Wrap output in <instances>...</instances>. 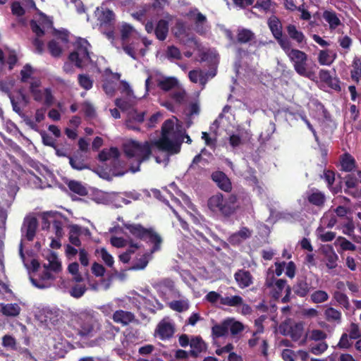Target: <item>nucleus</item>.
<instances>
[{"label":"nucleus","mask_w":361,"mask_h":361,"mask_svg":"<svg viewBox=\"0 0 361 361\" xmlns=\"http://www.w3.org/2000/svg\"><path fill=\"white\" fill-rule=\"evenodd\" d=\"M178 85V80L173 77L166 78L159 80L157 86L163 91L168 92Z\"/></svg>","instance_id":"ea45409f"},{"label":"nucleus","mask_w":361,"mask_h":361,"mask_svg":"<svg viewBox=\"0 0 361 361\" xmlns=\"http://www.w3.org/2000/svg\"><path fill=\"white\" fill-rule=\"evenodd\" d=\"M90 46V44L87 39L80 37L78 38L75 43V50L69 54V60L71 62H74L77 67L81 68L83 61L90 60L88 49Z\"/></svg>","instance_id":"0eeeda50"},{"label":"nucleus","mask_w":361,"mask_h":361,"mask_svg":"<svg viewBox=\"0 0 361 361\" xmlns=\"http://www.w3.org/2000/svg\"><path fill=\"white\" fill-rule=\"evenodd\" d=\"M190 345L192 349L189 351V353L192 357H197L205 348V343L200 336L193 337L190 340Z\"/></svg>","instance_id":"393cba45"},{"label":"nucleus","mask_w":361,"mask_h":361,"mask_svg":"<svg viewBox=\"0 0 361 361\" xmlns=\"http://www.w3.org/2000/svg\"><path fill=\"white\" fill-rule=\"evenodd\" d=\"M78 80L80 86L85 90H90L93 86V80L86 74H79Z\"/></svg>","instance_id":"5fc2aeb1"},{"label":"nucleus","mask_w":361,"mask_h":361,"mask_svg":"<svg viewBox=\"0 0 361 361\" xmlns=\"http://www.w3.org/2000/svg\"><path fill=\"white\" fill-rule=\"evenodd\" d=\"M304 325L302 322L295 323L289 327L288 333H284L285 335H288L294 341H298L300 339L303 334Z\"/></svg>","instance_id":"c756f323"},{"label":"nucleus","mask_w":361,"mask_h":361,"mask_svg":"<svg viewBox=\"0 0 361 361\" xmlns=\"http://www.w3.org/2000/svg\"><path fill=\"white\" fill-rule=\"evenodd\" d=\"M154 34L157 38L161 41H164L169 32V24H156Z\"/></svg>","instance_id":"603ef678"},{"label":"nucleus","mask_w":361,"mask_h":361,"mask_svg":"<svg viewBox=\"0 0 361 361\" xmlns=\"http://www.w3.org/2000/svg\"><path fill=\"white\" fill-rule=\"evenodd\" d=\"M71 325L80 337H92L101 330V324L90 311H82L73 315Z\"/></svg>","instance_id":"f257e3e1"},{"label":"nucleus","mask_w":361,"mask_h":361,"mask_svg":"<svg viewBox=\"0 0 361 361\" xmlns=\"http://www.w3.org/2000/svg\"><path fill=\"white\" fill-rule=\"evenodd\" d=\"M255 39V34L248 29L241 28L238 30L237 41L240 44L250 42Z\"/></svg>","instance_id":"e433bc0d"},{"label":"nucleus","mask_w":361,"mask_h":361,"mask_svg":"<svg viewBox=\"0 0 361 361\" xmlns=\"http://www.w3.org/2000/svg\"><path fill=\"white\" fill-rule=\"evenodd\" d=\"M141 42V36L138 34L133 38L130 39V42H125L122 43V48L126 54L133 59H136V50L138 49Z\"/></svg>","instance_id":"6ab92c4d"},{"label":"nucleus","mask_w":361,"mask_h":361,"mask_svg":"<svg viewBox=\"0 0 361 361\" xmlns=\"http://www.w3.org/2000/svg\"><path fill=\"white\" fill-rule=\"evenodd\" d=\"M336 54L329 49L321 50L318 54V62L322 66H330L335 60Z\"/></svg>","instance_id":"cd10ccee"},{"label":"nucleus","mask_w":361,"mask_h":361,"mask_svg":"<svg viewBox=\"0 0 361 361\" xmlns=\"http://www.w3.org/2000/svg\"><path fill=\"white\" fill-rule=\"evenodd\" d=\"M200 163H202L203 166H205L207 161L202 158L200 154H198L193 158L192 163L188 168V171L199 172L200 171V167L198 165Z\"/></svg>","instance_id":"bf43d9fd"},{"label":"nucleus","mask_w":361,"mask_h":361,"mask_svg":"<svg viewBox=\"0 0 361 361\" xmlns=\"http://www.w3.org/2000/svg\"><path fill=\"white\" fill-rule=\"evenodd\" d=\"M99 30L111 42L115 39L114 24H99Z\"/></svg>","instance_id":"de8ad7c7"},{"label":"nucleus","mask_w":361,"mask_h":361,"mask_svg":"<svg viewBox=\"0 0 361 361\" xmlns=\"http://www.w3.org/2000/svg\"><path fill=\"white\" fill-rule=\"evenodd\" d=\"M3 314L8 317H16L20 314V307L16 303L6 304L1 307Z\"/></svg>","instance_id":"49530a36"},{"label":"nucleus","mask_w":361,"mask_h":361,"mask_svg":"<svg viewBox=\"0 0 361 361\" xmlns=\"http://www.w3.org/2000/svg\"><path fill=\"white\" fill-rule=\"evenodd\" d=\"M121 39L122 43L125 42H130L131 38L135 37L140 34L133 26L130 24H123L121 27Z\"/></svg>","instance_id":"bb28decb"},{"label":"nucleus","mask_w":361,"mask_h":361,"mask_svg":"<svg viewBox=\"0 0 361 361\" xmlns=\"http://www.w3.org/2000/svg\"><path fill=\"white\" fill-rule=\"evenodd\" d=\"M287 32L289 37L293 40L297 42L298 44H300L304 42L305 35L302 32L298 30L293 24L288 25V26L287 27Z\"/></svg>","instance_id":"c03bdc74"},{"label":"nucleus","mask_w":361,"mask_h":361,"mask_svg":"<svg viewBox=\"0 0 361 361\" xmlns=\"http://www.w3.org/2000/svg\"><path fill=\"white\" fill-rule=\"evenodd\" d=\"M112 319L116 324L127 326L135 320V316L131 312L118 310L114 312Z\"/></svg>","instance_id":"f3484780"},{"label":"nucleus","mask_w":361,"mask_h":361,"mask_svg":"<svg viewBox=\"0 0 361 361\" xmlns=\"http://www.w3.org/2000/svg\"><path fill=\"white\" fill-rule=\"evenodd\" d=\"M275 7V3L272 0H256L253 8L257 9L265 13H272Z\"/></svg>","instance_id":"473e14b6"},{"label":"nucleus","mask_w":361,"mask_h":361,"mask_svg":"<svg viewBox=\"0 0 361 361\" xmlns=\"http://www.w3.org/2000/svg\"><path fill=\"white\" fill-rule=\"evenodd\" d=\"M293 291L295 295L300 298L306 297L312 289L310 283L307 282L306 277H299L293 286Z\"/></svg>","instance_id":"2eb2a0df"},{"label":"nucleus","mask_w":361,"mask_h":361,"mask_svg":"<svg viewBox=\"0 0 361 361\" xmlns=\"http://www.w3.org/2000/svg\"><path fill=\"white\" fill-rule=\"evenodd\" d=\"M243 299L240 295H233L231 297H222L220 298V304L229 307H238L243 304Z\"/></svg>","instance_id":"a19ab883"},{"label":"nucleus","mask_w":361,"mask_h":361,"mask_svg":"<svg viewBox=\"0 0 361 361\" xmlns=\"http://www.w3.org/2000/svg\"><path fill=\"white\" fill-rule=\"evenodd\" d=\"M11 103L12 104L13 110L18 114L20 118H23L25 123L29 126L32 130L35 131L38 130V126L33 121L30 117L23 113L20 104L17 101L14 96L9 95Z\"/></svg>","instance_id":"4468645a"},{"label":"nucleus","mask_w":361,"mask_h":361,"mask_svg":"<svg viewBox=\"0 0 361 361\" xmlns=\"http://www.w3.org/2000/svg\"><path fill=\"white\" fill-rule=\"evenodd\" d=\"M123 226L135 238L147 240L148 243L152 244V252H156L161 250L162 238L153 228H145L140 224L126 222L123 223Z\"/></svg>","instance_id":"7ed1b4c3"},{"label":"nucleus","mask_w":361,"mask_h":361,"mask_svg":"<svg viewBox=\"0 0 361 361\" xmlns=\"http://www.w3.org/2000/svg\"><path fill=\"white\" fill-rule=\"evenodd\" d=\"M86 290L87 288L85 284H75L70 290V294L75 298H80L85 294Z\"/></svg>","instance_id":"13d9d810"},{"label":"nucleus","mask_w":361,"mask_h":361,"mask_svg":"<svg viewBox=\"0 0 361 361\" xmlns=\"http://www.w3.org/2000/svg\"><path fill=\"white\" fill-rule=\"evenodd\" d=\"M188 20L193 23H204L206 16L199 11L196 8L190 9L186 14Z\"/></svg>","instance_id":"a18cd8bd"},{"label":"nucleus","mask_w":361,"mask_h":361,"mask_svg":"<svg viewBox=\"0 0 361 361\" xmlns=\"http://www.w3.org/2000/svg\"><path fill=\"white\" fill-rule=\"evenodd\" d=\"M170 0H154L152 4H145V8L150 11L152 9L156 11L157 14L163 11L166 6L169 5Z\"/></svg>","instance_id":"09e8293b"},{"label":"nucleus","mask_w":361,"mask_h":361,"mask_svg":"<svg viewBox=\"0 0 361 361\" xmlns=\"http://www.w3.org/2000/svg\"><path fill=\"white\" fill-rule=\"evenodd\" d=\"M191 82L194 83L200 82L204 84L206 82L205 75L202 71L192 70L188 73Z\"/></svg>","instance_id":"864d4df0"},{"label":"nucleus","mask_w":361,"mask_h":361,"mask_svg":"<svg viewBox=\"0 0 361 361\" xmlns=\"http://www.w3.org/2000/svg\"><path fill=\"white\" fill-rule=\"evenodd\" d=\"M343 192L354 198L361 197V188L354 173L346 175L343 178Z\"/></svg>","instance_id":"6e6552de"},{"label":"nucleus","mask_w":361,"mask_h":361,"mask_svg":"<svg viewBox=\"0 0 361 361\" xmlns=\"http://www.w3.org/2000/svg\"><path fill=\"white\" fill-rule=\"evenodd\" d=\"M175 332L174 326L169 322L162 319L159 322L155 329V335L164 341L173 337Z\"/></svg>","instance_id":"f8f14e48"},{"label":"nucleus","mask_w":361,"mask_h":361,"mask_svg":"<svg viewBox=\"0 0 361 361\" xmlns=\"http://www.w3.org/2000/svg\"><path fill=\"white\" fill-rule=\"evenodd\" d=\"M351 79L358 84L361 79V60L355 57L352 62V69L350 70Z\"/></svg>","instance_id":"c9c22d12"},{"label":"nucleus","mask_w":361,"mask_h":361,"mask_svg":"<svg viewBox=\"0 0 361 361\" xmlns=\"http://www.w3.org/2000/svg\"><path fill=\"white\" fill-rule=\"evenodd\" d=\"M69 164L71 166L78 171L89 169L88 165L85 163V159L84 155L80 152H76L73 156H68Z\"/></svg>","instance_id":"412c9836"},{"label":"nucleus","mask_w":361,"mask_h":361,"mask_svg":"<svg viewBox=\"0 0 361 361\" xmlns=\"http://www.w3.org/2000/svg\"><path fill=\"white\" fill-rule=\"evenodd\" d=\"M324 317L325 319L329 322H336L338 324L341 322V312L334 307H327L324 310Z\"/></svg>","instance_id":"f704fd0d"},{"label":"nucleus","mask_w":361,"mask_h":361,"mask_svg":"<svg viewBox=\"0 0 361 361\" xmlns=\"http://www.w3.org/2000/svg\"><path fill=\"white\" fill-rule=\"evenodd\" d=\"M145 111L139 112L137 109H133L132 111L129 113L128 119H131L132 121L137 123H142L145 121Z\"/></svg>","instance_id":"0e129e2a"},{"label":"nucleus","mask_w":361,"mask_h":361,"mask_svg":"<svg viewBox=\"0 0 361 361\" xmlns=\"http://www.w3.org/2000/svg\"><path fill=\"white\" fill-rule=\"evenodd\" d=\"M172 32L175 37L184 44L195 41V35L190 24H176L172 27Z\"/></svg>","instance_id":"1a4fd4ad"},{"label":"nucleus","mask_w":361,"mask_h":361,"mask_svg":"<svg viewBox=\"0 0 361 361\" xmlns=\"http://www.w3.org/2000/svg\"><path fill=\"white\" fill-rule=\"evenodd\" d=\"M154 252H152V248L149 252L145 253L140 258H137L136 261L133 264L131 269L133 270H142L144 269L148 264L149 261L152 259V255Z\"/></svg>","instance_id":"7c9ffc66"},{"label":"nucleus","mask_w":361,"mask_h":361,"mask_svg":"<svg viewBox=\"0 0 361 361\" xmlns=\"http://www.w3.org/2000/svg\"><path fill=\"white\" fill-rule=\"evenodd\" d=\"M80 233V227L78 225H72L70 226L69 241L71 244L76 247L81 245L79 235Z\"/></svg>","instance_id":"37998d69"},{"label":"nucleus","mask_w":361,"mask_h":361,"mask_svg":"<svg viewBox=\"0 0 361 361\" xmlns=\"http://www.w3.org/2000/svg\"><path fill=\"white\" fill-rule=\"evenodd\" d=\"M67 185L71 191L80 196H85L87 194L86 188L79 181L74 180H70L67 183Z\"/></svg>","instance_id":"79ce46f5"},{"label":"nucleus","mask_w":361,"mask_h":361,"mask_svg":"<svg viewBox=\"0 0 361 361\" xmlns=\"http://www.w3.org/2000/svg\"><path fill=\"white\" fill-rule=\"evenodd\" d=\"M231 324L229 320H224L219 324H215L212 328V335L214 338H220L226 336L228 331V327Z\"/></svg>","instance_id":"c85d7f7f"},{"label":"nucleus","mask_w":361,"mask_h":361,"mask_svg":"<svg viewBox=\"0 0 361 361\" xmlns=\"http://www.w3.org/2000/svg\"><path fill=\"white\" fill-rule=\"evenodd\" d=\"M329 296L328 293L322 290L314 291L311 295V300L314 303H322L328 300Z\"/></svg>","instance_id":"6e6d98bb"},{"label":"nucleus","mask_w":361,"mask_h":361,"mask_svg":"<svg viewBox=\"0 0 361 361\" xmlns=\"http://www.w3.org/2000/svg\"><path fill=\"white\" fill-rule=\"evenodd\" d=\"M313 18L314 20L322 21L324 20L327 23H341L336 13L331 11H324L322 13L317 11L314 13Z\"/></svg>","instance_id":"a878e982"},{"label":"nucleus","mask_w":361,"mask_h":361,"mask_svg":"<svg viewBox=\"0 0 361 361\" xmlns=\"http://www.w3.org/2000/svg\"><path fill=\"white\" fill-rule=\"evenodd\" d=\"M252 231L247 227H242L238 231L231 234L228 240L232 245H238L252 236Z\"/></svg>","instance_id":"a211bd4d"},{"label":"nucleus","mask_w":361,"mask_h":361,"mask_svg":"<svg viewBox=\"0 0 361 361\" xmlns=\"http://www.w3.org/2000/svg\"><path fill=\"white\" fill-rule=\"evenodd\" d=\"M341 169L345 172H352L356 168L355 158L349 153H344L340 157Z\"/></svg>","instance_id":"b1692460"},{"label":"nucleus","mask_w":361,"mask_h":361,"mask_svg":"<svg viewBox=\"0 0 361 361\" xmlns=\"http://www.w3.org/2000/svg\"><path fill=\"white\" fill-rule=\"evenodd\" d=\"M211 178L221 190L226 192H230L232 190L231 181L224 172L214 171L211 175Z\"/></svg>","instance_id":"9b49d317"},{"label":"nucleus","mask_w":361,"mask_h":361,"mask_svg":"<svg viewBox=\"0 0 361 361\" xmlns=\"http://www.w3.org/2000/svg\"><path fill=\"white\" fill-rule=\"evenodd\" d=\"M174 129V122L171 119L166 120L161 126V137L154 141L153 145L159 150L166 152L171 154H177L180 150L183 139L171 140L169 138L171 133Z\"/></svg>","instance_id":"20e7f679"},{"label":"nucleus","mask_w":361,"mask_h":361,"mask_svg":"<svg viewBox=\"0 0 361 361\" xmlns=\"http://www.w3.org/2000/svg\"><path fill=\"white\" fill-rule=\"evenodd\" d=\"M43 314L45 322L50 323L54 325L58 323L60 317L59 310L44 308L43 309Z\"/></svg>","instance_id":"2f4dec72"},{"label":"nucleus","mask_w":361,"mask_h":361,"mask_svg":"<svg viewBox=\"0 0 361 361\" xmlns=\"http://www.w3.org/2000/svg\"><path fill=\"white\" fill-rule=\"evenodd\" d=\"M123 152L128 158H136L137 161V166L131 167V171L135 173L140 171V164L148 159L152 154V145L146 141L144 143L135 140H130L123 145Z\"/></svg>","instance_id":"39448f33"},{"label":"nucleus","mask_w":361,"mask_h":361,"mask_svg":"<svg viewBox=\"0 0 361 361\" xmlns=\"http://www.w3.org/2000/svg\"><path fill=\"white\" fill-rule=\"evenodd\" d=\"M169 307L178 312H183L188 310L189 305L184 300H173L169 303Z\"/></svg>","instance_id":"3c124183"},{"label":"nucleus","mask_w":361,"mask_h":361,"mask_svg":"<svg viewBox=\"0 0 361 361\" xmlns=\"http://www.w3.org/2000/svg\"><path fill=\"white\" fill-rule=\"evenodd\" d=\"M269 26V28L275 37V39L277 40L278 43L281 46L282 49L285 47L286 45L283 43H287V44H290V42L288 39V38L286 36H283V27L282 24H268Z\"/></svg>","instance_id":"aec40b11"},{"label":"nucleus","mask_w":361,"mask_h":361,"mask_svg":"<svg viewBox=\"0 0 361 361\" xmlns=\"http://www.w3.org/2000/svg\"><path fill=\"white\" fill-rule=\"evenodd\" d=\"M52 34L54 36L61 39L62 42L66 44L69 42V32L66 29L57 30L53 29Z\"/></svg>","instance_id":"680f3d73"},{"label":"nucleus","mask_w":361,"mask_h":361,"mask_svg":"<svg viewBox=\"0 0 361 361\" xmlns=\"http://www.w3.org/2000/svg\"><path fill=\"white\" fill-rule=\"evenodd\" d=\"M32 25V30L35 33L37 37L33 40L32 44L35 47L36 51L42 54L44 52V44L43 41L39 39L44 35V32L40 27L39 24H30Z\"/></svg>","instance_id":"5701e85b"},{"label":"nucleus","mask_w":361,"mask_h":361,"mask_svg":"<svg viewBox=\"0 0 361 361\" xmlns=\"http://www.w3.org/2000/svg\"><path fill=\"white\" fill-rule=\"evenodd\" d=\"M44 268L47 269H50L56 273L59 272L61 270V264L57 259V257L54 255L51 260H49L48 264H44Z\"/></svg>","instance_id":"69168bd1"},{"label":"nucleus","mask_w":361,"mask_h":361,"mask_svg":"<svg viewBox=\"0 0 361 361\" xmlns=\"http://www.w3.org/2000/svg\"><path fill=\"white\" fill-rule=\"evenodd\" d=\"M94 16L99 23H112L116 18L114 12L104 4L96 8Z\"/></svg>","instance_id":"dca6fc26"},{"label":"nucleus","mask_w":361,"mask_h":361,"mask_svg":"<svg viewBox=\"0 0 361 361\" xmlns=\"http://www.w3.org/2000/svg\"><path fill=\"white\" fill-rule=\"evenodd\" d=\"M96 252L100 255L104 262L106 266L111 267L114 263V260L111 255H110L106 248L102 247L100 250H97Z\"/></svg>","instance_id":"052dcab7"},{"label":"nucleus","mask_w":361,"mask_h":361,"mask_svg":"<svg viewBox=\"0 0 361 361\" xmlns=\"http://www.w3.org/2000/svg\"><path fill=\"white\" fill-rule=\"evenodd\" d=\"M38 221L36 217H26L21 228L28 241H32L35 237Z\"/></svg>","instance_id":"ddd939ff"},{"label":"nucleus","mask_w":361,"mask_h":361,"mask_svg":"<svg viewBox=\"0 0 361 361\" xmlns=\"http://www.w3.org/2000/svg\"><path fill=\"white\" fill-rule=\"evenodd\" d=\"M207 206L212 212L219 213L225 217H230L240 207L236 195L224 196L221 192L211 196L207 200Z\"/></svg>","instance_id":"f03ea898"},{"label":"nucleus","mask_w":361,"mask_h":361,"mask_svg":"<svg viewBox=\"0 0 361 361\" xmlns=\"http://www.w3.org/2000/svg\"><path fill=\"white\" fill-rule=\"evenodd\" d=\"M234 279L238 286L244 289L250 287L254 283V277L249 270L245 269H238L234 274Z\"/></svg>","instance_id":"9d476101"},{"label":"nucleus","mask_w":361,"mask_h":361,"mask_svg":"<svg viewBox=\"0 0 361 361\" xmlns=\"http://www.w3.org/2000/svg\"><path fill=\"white\" fill-rule=\"evenodd\" d=\"M324 255L326 257V266L329 269H335L337 267V261L338 259V256L331 247L328 250L324 252Z\"/></svg>","instance_id":"4c0bfd02"},{"label":"nucleus","mask_w":361,"mask_h":361,"mask_svg":"<svg viewBox=\"0 0 361 361\" xmlns=\"http://www.w3.org/2000/svg\"><path fill=\"white\" fill-rule=\"evenodd\" d=\"M307 200L310 204L321 208L326 202V196L324 192L315 189L307 195Z\"/></svg>","instance_id":"4be33fe9"},{"label":"nucleus","mask_w":361,"mask_h":361,"mask_svg":"<svg viewBox=\"0 0 361 361\" xmlns=\"http://www.w3.org/2000/svg\"><path fill=\"white\" fill-rule=\"evenodd\" d=\"M284 45L286 46L282 49L293 63L295 72L300 76L310 79L312 78L314 75V72L307 70L306 67L308 59L307 54L299 49L291 48V43L288 44H285Z\"/></svg>","instance_id":"423d86ee"},{"label":"nucleus","mask_w":361,"mask_h":361,"mask_svg":"<svg viewBox=\"0 0 361 361\" xmlns=\"http://www.w3.org/2000/svg\"><path fill=\"white\" fill-rule=\"evenodd\" d=\"M2 345L5 348H10L12 350H16V340L11 335H5L2 338Z\"/></svg>","instance_id":"774afa93"},{"label":"nucleus","mask_w":361,"mask_h":361,"mask_svg":"<svg viewBox=\"0 0 361 361\" xmlns=\"http://www.w3.org/2000/svg\"><path fill=\"white\" fill-rule=\"evenodd\" d=\"M33 68L32 66L27 63L23 66V68L20 71L21 82H26L31 75L33 74Z\"/></svg>","instance_id":"338daca9"},{"label":"nucleus","mask_w":361,"mask_h":361,"mask_svg":"<svg viewBox=\"0 0 361 361\" xmlns=\"http://www.w3.org/2000/svg\"><path fill=\"white\" fill-rule=\"evenodd\" d=\"M47 48L54 57H59L62 54V48L54 39L50 40L47 44Z\"/></svg>","instance_id":"4d7b16f0"},{"label":"nucleus","mask_w":361,"mask_h":361,"mask_svg":"<svg viewBox=\"0 0 361 361\" xmlns=\"http://www.w3.org/2000/svg\"><path fill=\"white\" fill-rule=\"evenodd\" d=\"M120 152L117 147H111L109 149H104L98 154V159L100 161H106L111 158L118 159Z\"/></svg>","instance_id":"72a5a7b5"},{"label":"nucleus","mask_w":361,"mask_h":361,"mask_svg":"<svg viewBox=\"0 0 361 361\" xmlns=\"http://www.w3.org/2000/svg\"><path fill=\"white\" fill-rule=\"evenodd\" d=\"M116 83L111 81L109 78H104L102 88L105 93L108 95L112 96L116 90Z\"/></svg>","instance_id":"e2e57ef3"},{"label":"nucleus","mask_w":361,"mask_h":361,"mask_svg":"<svg viewBox=\"0 0 361 361\" xmlns=\"http://www.w3.org/2000/svg\"><path fill=\"white\" fill-rule=\"evenodd\" d=\"M333 299L334 300H336V302L340 306H341L342 307H343L346 310H350V301H349L348 297L347 296L346 294H345V293H342L341 291L336 290L333 293Z\"/></svg>","instance_id":"58836bf2"},{"label":"nucleus","mask_w":361,"mask_h":361,"mask_svg":"<svg viewBox=\"0 0 361 361\" xmlns=\"http://www.w3.org/2000/svg\"><path fill=\"white\" fill-rule=\"evenodd\" d=\"M40 85L39 82H32L30 86V91L32 94L33 99L36 102H41L43 99L44 95V91L42 92L41 90H39L38 87Z\"/></svg>","instance_id":"8fccbe9b"}]
</instances>
